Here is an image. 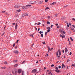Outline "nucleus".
Instances as JSON below:
<instances>
[{
  "label": "nucleus",
  "instance_id": "f257e3e1",
  "mask_svg": "<svg viewBox=\"0 0 75 75\" xmlns=\"http://www.w3.org/2000/svg\"><path fill=\"white\" fill-rule=\"evenodd\" d=\"M59 68L58 67H56L55 68V69H57V70H55V71L56 72H57L59 73V72H60L61 71L60 70H58Z\"/></svg>",
  "mask_w": 75,
  "mask_h": 75
},
{
  "label": "nucleus",
  "instance_id": "f03ea898",
  "mask_svg": "<svg viewBox=\"0 0 75 75\" xmlns=\"http://www.w3.org/2000/svg\"><path fill=\"white\" fill-rule=\"evenodd\" d=\"M37 70L36 69H33V71H32V72L33 73H34V74H35L37 72Z\"/></svg>",
  "mask_w": 75,
  "mask_h": 75
},
{
  "label": "nucleus",
  "instance_id": "7ed1b4c3",
  "mask_svg": "<svg viewBox=\"0 0 75 75\" xmlns=\"http://www.w3.org/2000/svg\"><path fill=\"white\" fill-rule=\"evenodd\" d=\"M36 1H30L29 3L30 4H33L34 3H35Z\"/></svg>",
  "mask_w": 75,
  "mask_h": 75
},
{
  "label": "nucleus",
  "instance_id": "20e7f679",
  "mask_svg": "<svg viewBox=\"0 0 75 75\" xmlns=\"http://www.w3.org/2000/svg\"><path fill=\"white\" fill-rule=\"evenodd\" d=\"M28 16V14L27 13H25V14H23L22 16L24 17V16Z\"/></svg>",
  "mask_w": 75,
  "mask_h": 75
},
{
  "label": "nucleus",
  "instance_id": "39448f33",
  "mask_svg": "<svg viewBox=\"0 0 75 75\" xmlns=\"http://www.w3.org/2000/svg\"><path fill=\"white\" fill-rule=\"evenodd\" d=\"M18 51L16 50V51H14L13 52L14 53H15V54H18Z\"/></svg>",
  "mask_w": 75,
  "mask_h": 75
},
{
  "label": "nucleus",
  "instance_id": "423d86ee",
  "mask_svg": "<svg viewBox=\"0 0 75 75\" xmlns=\"http://www.w3.org/2000/svg\"><path fill=\"white\" fill-rule=\"evenodd\" d=\"M19 7H20V6H18V5H15V6H14V7L15 8H16H16H18Z\"/></svg>",
  "mask_w": 75,
  "mask_h": 75
},
{
  "label": "nucleus",
  "instance_id": "0eeeda50",
  "mask_svg": "<svg viewBox=\"0 0 75 75\" xmlns=\"http://www.w3.org/2000/svg\"><path fill=\"white\" fill-rule=\"evenodd\" d=\"M18 27V23H17L16 24V26H15V29H17V28Z\"/></svg>",
  "mask_w": 75,
  "mask_h": 75
},
{
  "label": "nucleus",
  "instance_id": "6e6552de",
  "mask_svg": "<svg viewBox=\"0 0 75 75\" xmlns=\"http://www.w3.org/2000/svg\"><path fill=\"white\" fill-rule=\"evenodd\" d=\"M22 71L21 69H18V72L19 73H21Z\"/></svg>",
  "mask_w": 75,
  "mask_h": 75
},
{
  "label": "nucleus",
  "instance_id": "1a4fd4ad",
  "mask_svg": "<svg viewBox=\"0 0 75 75\" xmlns=\"http://www.w3.org/2000/svg\"><path fill=\"white\" fill-rule=\"evenodd\" d=\"M62 68H63L64 67V68L65 67V65H64V64H62Z\"/></svg>",
  "mask_w": 75,
  "mask_h": 75
},
{
  "label": "nucleus",
  "instance_id": "9d476101",
  "mask_svg": "<svg viewBox=\"0 0 75 75\" xmlns=\"http://www.w3.org/2000/svg\"><path fill=\"white\" fill-rule=\"evenodd\" d=\"M65 51L66 52H68V50L67 48V47L65 48Z\"/></svg>",
  "mask_w": 75,
  "mask_h": 75
},
{
  "label": "nucleus",
  "instance_id": "9b49d317",
  "mask_svg": "<svg viewBox=\"0 0 75 75\" xmlns=\"http://www.w3.org/2000/svg\"><path fill=\"white\" fill-rule=\"evenodd\" d=\"M22 8L23 9H26V8H27V7H25V6H23L22 7Z\"/></svg>",
  "mask_w": 75,
  "mask_h": 75
},
{
  "label": "nucleus",
  "instance_id": "f8f14e48",
  "mask_svg": "<svg viewBox=\"0 0 75 75\" xmlns=\"http://www.w3.org/2000/svg\"><path fill=\"white\" fill-rule=\"evenodd\" d=\"M42 1H39V4H42Z\"/></svg>",
  "mask_w": 75,
  "mask_h": 75
},
{
  "label": "nucleus",
  "instance_id": "ddd939ff",
  "mask_svg": "<svg viewBox=\"0 0 75 75\" xmlns=\"http://www.w3.org/2000/svg\"><path fill=\"white\" fill-rule=\"evenodd\" d=\"M56 55H57V57H58V56L59 55V52H57L56 53Z\"/></svg>",
  "mask_w": 75,
  "mask_h": 75
},
{
  "label": "nucleus",
  "instance_id": "4468645a",
  "mask_svg": "<svg viewBox=\"0 0 75 75\" xmlns=\"http://www.w3.org/2000/svg\"><path fill=\"white\" fill-rule=\"evenodd\" d=\"M18 64H16L15 65H14V67H18Z\"/></svg>",
  "mask_w": 75,
  "mask_h": 75
},
{
  "label": "nucleus",
  "instance_id": "2eb2a0df",
  "mask_svg": "<svg viewBox=\"0 0 75 75\" xmlns=\"http://www.w3.org/2000/svg\"><path fill=\"white\" fill-rule=\"evenodd\" d=\"M50 31H51V29H49L47 30V32L48 33V32H50Z\"/></svg>",
  "mask_w": 75,
  "mask_h": 75
},
{
  "label": "nucleus",
  "instance_id": "dca6fc26",
  "mask_svg": "<svg viewBox=\"0 0 75 75\" xmlns=\"http://www.w3.org/2000/svg\"><path fill=\"white\" fill-rule=\"evenodd\" d=\"M56 2L55 1L54 2L52 3V4H56Z\"/></svg>",
  "mask_w": 75,
  "mask_h": 75
},
{
  "label": "nucleus",
  "instance_id": "f3484780",
  "mask_svg": "<svg viewBox=\"0 0 75 75\" xmlns=\"http://www.w3.org/2000/svg\"><path fill=\"white\" fill-rule=\"evenodd\" d=\"M70 38L71 40V41H73V40L72 38H71V37H70Z\"/></svg>",
  "mask_w": 75,
  "mask_h": 75
},
{
  "label": "nucleus",
  "instance_id": "a211bd4d",
  "mask_svg": "<svg viewBox=\"0 0 75 75\" xmlns=\"http://www.w3.org/2000/svg\"><path fill=\"white\" fill-rule=\"evenodd\" d=\"M24 71H22V75H24Z\"/></svg>",
  "mask_w": 75,
  "mask_h": 75
},
{
  "label": "nucleus",
  "instance_id": "6ab92c4d",
  "mask_svg": "<svg viewBox=\"0 0 75 75\" xmlns=\"http://www.w3.org/2000/svg\"><path fill=\"white\" fill-rule=\"evenodd\" d=\"M4 63L5 64H8V62H7L6 61H5V62H4Z\"/></svg>",
  "mask_w": 75,
  "mask_h": 75
},
{
  "label": "nucleus",
  "instance_id": "aec40b11",
  "mask_svg": "<svg viewBox=\"0 0 75 75\" xmlns=\"http://www.w3.org/2000/svg\"><path fill=\"white\" fill-rule=\"evenodd\" d=\"M21 10L20 9H19L18 10H17V12H20V11H21Z\"/></svg>",
  "mask_w": 75,
  "mask_h": 75
},
{
  "label": "nucleus",
  "instance_id": "412c9836",
  "mask_svg": "<svg viewBox=\"0 0 75 75\" xmlns=\"http://www.w3.org/2000/svg\"><path fill=\"white\" fill-rule=\"evenodd\" d=\"M43 32H42V31H40L39 32V33L41 34V33H43Z\"/></svg>",
  "mask_w": 75,
  "mask_h": 75
},
{
  "label": "nucleus",
  "instance_id": "4be33fe9",
  "mask_svg": "<svg viewBox=\"0 0 75 75\" xmlns=\"http://www.w3.org/2000/svg\"><path fill=\"white\" fill-rule=\"evenodd\" d=\"M67 27H69V23H68V22H67Z\"/></svg>",
  "mask_w": 75,
  "mask_h": 75
},
{
  "label": "nucleus",
  "instance_id": "5701e85b",
  "mask_svg": "<svg viewBox=\"0 0 75 75\" xmlns=\"http://www.w3.org/2000/svg\"><path fill=\"white\" fill-rule=\"evenodd\" d=\"M50 50V47H48V52H49Z\"/></svg>",
  "mask_w": 75,
  "mask_h": 75
},
{
  "label": "nucleus",
  "instance_id": "b1692460",
  "mask_svg": "<svg viewBox=\"0 0 75 75\" xmlns=\"http://www.w3.org/2000/svg\"><path fill=\"white\" fill-rule=\"evenodd\" d=\"M49 7H47L45 8V10H47V9H49Z\"/></svg>",
  "mask_w": 75,
  "mask_h": 75
},
{
  "label": "nucleus",
  "instance_id": "393cba45",
  "mask_svg": "<svg viewBox=\"0 0 75 75\" xmlns=\"http://www.w3.org/2000/svg\"><path fill=\"white\" fill-rule=\"evenodd\" d=\"M47 29H51V28H50V27H48L47 28Z\"/></svg>",
  "mask_w": 75,
  "mask_h": 75
},
{
  "label": "nucleus",
  "instance_id": "a878e982",
  "mask_svg": "<svg viewBox=\"0 0 75 75\" xmlns=\"http://www.w3.org/2000/svg\"><path fill=\"white\" fill-rule=\"evenodd\" d=\"M47 24H48V25H50V22L49 21L47 22Z\"/></svg>",
  "mask_w": 75,
  "mask_h": 75
},
{
  "label": "nucleus",
  "instance_id": "bb28decb",
  "mask_svg": "<svg viewBox=\"0 0 75 75\" xmlns=\"http://www.w3.org/2000/svg\"><path fill=\"white\" fill-rule=\"evenodd\" d=\"M2 68L3 69H5V68H6V67H2Z\"/></svg>",
  "mask_w": 75,
  "mask_h": 75
},
{
  "label": "nucleus",
  "instance_id": "cd10ccee",
  "mask_svg": "<svg viewBox=\"0 0 75 75\" xmlns=\"http://www.w3.org/2000/svg\"><path fill=\"white\" fill-rule=\"evenodd\" d=\"M40 24H41V23H40V22H38V25H40Z\"/></svg>",
  "mask_w": 75,
  "mask_h": 75
},
{
  "label": "nucleus",
  "instance_id": "c85d7f7f",
  "mask_svg": "<svg viewBox=\"0 0 75 75\" xmlns=\"http://www.w3.org/2000/svg\"><path fill=\"white\" fill-rule=\"evenodd\" d=\"M34 35V34H32V35H30V36H31V37H33V35Z\"/></svg>",
  "mask_w": 75,
  "mask_h": 75
},
{
  "label": "nucleus",
  "instance_id": "c756f323",
  "mask_svg": "<svg viewBox=\"0 0 75 75\" xmlns=\"http://www.w3.org/2000/svg\"><path fill=\"white\" fill-rule=\"evenodd\" d=\"M70 61V59H68L67 62H69Z\"/></svg>",
  "mask_w": 75,
  "mask_h": 75
},
{
  "label": "nucleus",
  "instance_id": "7c9ffc66",
  "mask_svg": "<svg viewBox=\"0 0 75 75\" xmlns=\"http://www.w3.org/2000/svg\"><path fill=\"white\" fill-rule=\"evenodd\" d=\"M27 6H31L32 5H31H31L28 4V5H27Z\"/></svg>",
  "mask_w": 75,
  "mask_h": 75
},
{
  "label": "nucleus",
  "instance_id": "2f4dec72",
  "mask_svg": "<svg viewBox=\"0 0 75 75\" xmlns=\"http://www.w3.org/2000/svg\"><path fill=\"white\" fill-rule=\"evenodd\" d=\"M72 67H75V65L74 64H72Z\"/></svg>",
  "mask_w": 75,
  "mask_h": 75
},
{
  "label": "nucleus",
  "instance_id": "473e14b6",
  "mask_svg": "<svg viewBox=\"0 0 75 75\" xmlns=\"http://www.w3.org/2000/svg\"><path fill=\"white\" fill-rule=\"evenodd\" d=\"M61 55V52L60 51L59 52V55Z\"/></svg>",
  "mask_w": 75,
  "mask_h": 75
},
{
  "label": "nucleus",
  "instance_id": "72a5a7b5",
  "mask_svg": "<svg viewBox=\"0 0 75 75\" xmlns=\"http://www.w3.org/2000/svg\"><path fill=\"white\" fill-rule=\"evenodd\" d=\"M59 57H60V55H59H59L58 57V58H59V59L60 58Z\"/></svg>",
  "mask_w": 75,
  "mask_h": 75
},
{
  "label": "nucleus",
  "instance_id": "f704fd0d",
  "mask_svg": "<svg viewBox=\"0 0 75 75\" xmlns=\"http://www.w3.org/2000/svg\"><path fill=\"white\" fill-rule=\"evenodd\" d=\"M17 62V60H15V61H13V62Z\"/></svg>",
  "mask_w": 75,
  "mask_h": 75
},
{
  "label": "nucleus",
  "instance_id": "c9c22d12",
  "mask_svg": "<svg viewBox=\"0 0 75 75\" xmlns=\"http://www.w3.org/2000/svg\"><path fill=\"white\" fill-rule=\"evenodd\" d=\"M65 36V35H63V36H62V38L63 39V38H64Z\"/></svg>",
  "mask_w": 75,
  "mask_h": 75
},
{
  "label": "nucleus",
  "instance_id": "e433bc0d",
  "mask_svg": "<svg viewBox=\"0 0 75 75\" xmlns=\"http://www.w3.org/2000/svg\"><path fill=\"white\" fill-rule=\"evenodd\" d=\"M45 41H44V42H42V43L44 44V45L45 44Z\"/></svg>",
  "mask_w": 75,
  "mask_h": 75
},
{
  "label": "nucleus",
  "instance_id": "4c0bfd02",
  "mask_svg": "<svg viewBox=\"0 0 75 75\" xmlns=\"http://www.w3.org/2000/svg\"><path fill=\"white\" fill-rule=\"evenodd\" d=\"M25 61H23V62H22V64H24V63H25Z\"/></svg>",
  "mask_w": 75,
  "mask_h": 75
},
{
  "label": "nucleus",
  "instance_id": "58836bf2",
  "mask_svg": "<svg viewBox=\"0 0 75 75\" xmlns=\"http://www.w3.org/2000/svg\"><path fill=\"white\" fill-rule=\"evenodd\" d=\"M72 20L75 22V19L74 18H73Z\"/></svg>",
  "mask_w": 75,
  "mask_h": 75
},
{
  "label": "nucleus",
  "instance_id": "ea45409f",
  "mask_svg": "<svg viewBox=\"0 0 75 75\" xmlns=\"http://www.w3.org/2000/svg\"><path fill=\"white\" fill-rule=\"evenodd\" d=\"M51 73V71H50L48 73V74L50 75V74Z\"/></svg>",
  "mask_w": 75,
  "mask_h": 75
},
{
  "label": "nucleus",
  "instance_id": "a19ab883",
  "mask_svg": "<svg viewBox=\"0 0 75 75\" xmlns=\"http://www.w3.org/2000/svg\"><path fill=\"white\" fill-rule=\"evenodd\" d=\"M57 15H58V14H56L55 15V16L56 17H57Z\"/></svg>",
  "mask_w": 75,
  "mask_h": 75
},
{
  "label": "nucleus",
  "instance_id": "79ce46f5",
  "mask_svg": "<svg viewBox=\"0 0 75 75\" xmlns=\"http://www.w3.org/2000/svg\"><path fill=\"white\" fill-rule=\"evenodd\" d=\"M72 26L74 28H75V25H72Z\"/></svg>",
  "mask_w": 75,
  "mask_h": 75
},
{
  "label": "nucleus",
  "instance_id": "37998d69",
  "mask_svg": "<svg viewBox=\"0 0 75 75\" xmlns=\"http://www.w3.org/2000/svg\"><path fill=\"white\" fill-rule=\"evenodd\" d=\"M19 40V39H18V40H17V41H16V43H18Z\"/></svg>",
  "mask_w": 75,
  "mask_h": 75
},
{
  "label": "nucleus",
  "instance_id": "c03bdc74",
  "mask_svg": "<svg viewBox=\"0 0 75 75\" xmlns=\"http://www.w3.org/2000/svg\"><path fill=\"white\" fill-rule=\"evenodd\" d=\"M60 37H62V35H60Z\"/></svg>",
  "mask_w": 75,
  "mask_h": 75
},
{
  "label": "nucleus",
  "instance_id": "a18cd8bd",
  "mask_svg": "<svg viewBox=\"0 0 75 75\" xmlns=\"http://www.w3.org/2000/svg\"><path fill=\"white\" fill-rule=\"evenodd\" d=\"M43 34H42H42H41V36L42 37H43Z\"/></svg>",
  "mask_w": 75,
  "mask_h": 75
},
{
  "label": "nucleus",
  "instance_id": "49530a36",
  "mask_svg": "<svg viewBox=\"0 0 75 75\" xmlns=\"http://www.w3.org/2000/svg\"><path fill=\"white\" fill-rule=\"evenodd\" d=\"M71 43L70 42V41H69V45H70L71 44Z\"/></svg>",
  "mask_w": 75,
  "mask_h": 75
},
{
  "label": "nucleus",
  "instance_id": "de8ad7c7",
  "mask_svg": "<svg viewBox=\"0 0 75 75\" xmlns=\"http://www.w3.org/2000/svg\"><path fill=\"white\" fill-rule=\"evenodd\" d=\"M48 1V0H45V2H47Z\"/></svg>",
  "mask_w": 75,
  "mask_h": 75
},
{
  "label": "nucleus",
  "instance_id": "09e8293b",
  "mask_svg": "<svg viewBox=\"0 0 75 75\" xmlns=\"http://www.w3.org/2000/svg\"><path fill=\"white\" fill-rule=\"evenodd\" d=\"M63 33H64V34H65L66 32L64 31H63Z\"/></svg>",
  "mask_w": 75,
  "mask_h": 75
},
{
  "label": "nucleus",
  "instance_id": "8fccbe9b",
  "mask_svg": "<svg viewBox=\"0 0 75 75\" xmlns=\"http://www.w3.org/2000/svg\"><path fill=\"white\" fill-rule=\"evenodd\" d=\"M54 65L53 64H52V65H51V67H54Z\"/></svg>",
  "mask_w": 75,
  "mask_h": 75
},
{
  "label": "nucleus",
  "instance_id": "3c124183",
  "mask_svg": "<svg viewBox=\"0 0 75 75\" xmlns=\"http://www.w3.org/2000/svg\"><path fill=\"white\" fill-rule=\"evenodd\" d=\"M52 50H53V48H51V49H50V51H51Z\"/></svg>",
  "mask_w": 75,
  "mask_h": 75
},
{
  "label": "nucleus",
  "instance_id": "603ef678",
  "mask_svg": "<svg viewBox=\"0 0 75 75\" xmlns=\"http://www.w3.org/2000/svg\"><path fill=\"white\" fill-rule=\"evenodd\" d=\"M52 26H53V25H51V28H52Z\"/></svg>",
  "mask_w": 75,
  "mask_h": 75
},
{
  "label": "nucleus",
  "instance_id": "864d4df0",
  "mask_svg": "<svg viewBox=\"0 0 75 75\" xmlns=\"http://www.w3.org/2000/svg\"><path fill=\"white\" fill-rule=\"evenodd\" d=\"M64 22L65 23H67V21H65Z\"/></svg>",
  "mask_w": 75,
  "mask_h": 75
},
{
  "label": "nucleus",
  "instance_id": "5fc2aeb1",
  "mask_svg": "<svg viewBox=\"0 0 75 75\" xmlns=\"http://www.w3.org/2000/svg\"><path fill=\"white\" fill-rule=\"evenodd\" d=\"M17 47V46H15V49H16Z\"/></svg>",
  "mask_w": 75,
  "mask_h": 75
},
{
  "label": "nucleus",
  "instance_id": "6e6d98bb",
  "mask_svg": "<svg viewBox=\"0 0 75 75\" xmlns=\"http://www.w3.org/2000/svg\"><path fill=\"white\" fill-rule=\"evenodd\" d=\"M71 54H72V53H71V52L69 54L70 55H71Z\"/></svg>",
  "mask_w": 75,
  "mask_h": 75
},
{
  "label": "nucleus",
  "instance_id": "4d7b16f0",
  "mask_svg": "<svg viewBox=\"0 0 75 75\" xmlns=\"http://www.w3.org/2000/svg\"><path fill=\"white\" fill-rule=\"evenodd\" d=\"M55 25H56V26H58V23H56V24H55Z\"/></svg>",
  "mask_w": 75,
  "mask_h": 75
},
{
  "label": "nucleus",
  "instance_id": "13d9d810",
  "mask_svg": "<svg viewBox=\"0 0 75 75\" xmlns=\"http://www.w3.org/2000/svg\"><path fill=\"white\" fill-rule=\"evenodd\" d=\"M59 68H61V66H59Z\"/></svg>",
  "mask_w": 75,
  "mask_h": 75
},
{
  "label": "nucleus",
  "instance_id": "bf43d9fd",
  "mask_svg": "<svg viewBox=\"0 0 75 75\" xmlns=\"http://www.w3.org/2000/svg\"><path fill=\"white\" fill-rule=\"evenodd\" d=\"M6 26H5L4 27V29H5V30H6L5 28H6Z\"/></svg>",
  "mask_w": 75,
  "mask_h": 75
},
{
  "label": "nucleus",
  "instance_id": "052dcab7",
  "mask_svg": "<svg viewBox=\"0 0 75 75\" xmlns=\"http://www.w3.org/2000/svg\"><path fill=\"white\" fill-rule=\"evenodd\" d=\"M2 12V13H5V11H3Z\"/></svg>",
  "mask_w": 75,
  "mask_h": 75
},
{
  "label": "nucleus",
  "instance_id": "680f3d73",
  "mask_svg": "<svg viewBox=\"0 0 75 75\" xmlns=\"http://www.w3.org/2000/svg\"><path fill=\"white\" fill-rule=\"evenodd\" d=\"M67 6H68V5H67L66 6H65L64 7H67Z\"/></svg>",
  "mask_w": 75,
  "mask_h": 75
},
{
  "label": "nucleus",
  "instance_id": "e2e57ef3",
  "mask_svg": "<svg viewBox=\"0 0 75 75\" xmlns=\"http://www.w3.org/2000/svg\"><path fill=\"white\" fill-rule=\"evenodd\" d=\"M48 19H50V16H48Z\"/></svg>",
  "mask_w": 75,
  "mask_h": 75
},
{
  "label": "nucleus",
  "instance_id": "0e129e2a",
  "mask_svg": "<svg viewBox=\"0 0 75 75\" xmlns=\"http://www.w3.org/2000/svg\"><path fill=\"white\" fill-rule=\"evenodd\" d=\"M15 46V43H14L13 45V46L14 47Z\"/></svg>",
  "mask_w": 75,
  "mask_h": 75
},
{
  "label": "nucleus",
  "instance_id": "69168bd1",
  "mask_svg": "<svg viewBox=\"0 0 75 75\" xmlns=\"http://www.w3.org/2000/svg\"><path fill=\"white\" fill-rule=\"evenodd\" d=\"M69 38H68L67 41L69 42Z\"/></svg>",
  "mask_w": 75,
  "mask_h": 75
},
{
  "label": "nucleus",
  "instance_id": "338daca9",
  "mask_svg": "<svg viewBox=\"0 0 75 75\" xmlns=\"http://www.w3.org/2000/svg\"><path fill=\"white\" fill-rule=\"evenodd\" d=\"M47 32H45V35H46L47 34Z\"/></svg>",
  "mask_w": 75,
  "mask_h": 75
},
{
  "label": "nucleus",
  "instance_id": "774afa93",
  "mask_svg": "<svg viewBox=\"0 0 75 75\" xmlns=\"http://www.w3.org/2000/svg\"><path fill=\"white\" fill-rule=\"evenodd\" d=\"M62 52H63V53H64V50H63Z\"/></svg>",
  "mask_w": 75,
  "mask_h": 75
}]
</instances>
